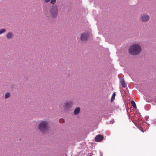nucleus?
Wrapping results in <instances>:
<instances>
[{"mask_svg":"<svg viewBox=\"0 0 156 156\" xmlns=\"http://www.w3.org/2000/svg\"><path fill=\"white\" fill-rule=\"evenodd\" d=\"M149 16L147 14H143L140 15L139 17L140 20L142 22H146L150 19Z\"/></svg>","mask_w":156,"mask_h":156,"instance_id":"obj_4","label":"nucleus"},{"mask_svg":"<svg viewBox=\"0 0 156 156\" xmlns=\"http://www.w3.org/2000/svg\"><path fill=\"white\" fill-rule=\"evenodd\" d=\"M58 12V9L57 6L53 5L49 9L48 14L51 18L55 19L57 17Z\"/></svg>","mask_w":156,"mask_h":156,"instance_id":"obj_3","label":"nucleus"},{"mask_svg":"<svg viewBox=\"0 0 156 156\" xmlns=\"http://www.w3.org/2000/svg\"><path fill=\"white\" fill-rule=\"evenodd\" d=\"M56 2V0H51L50 2V3L52 5L55 4Z\"/></svg>","mask_w":156,"mask_h":156,"instance_id":"obj_15","label":"nucleus"},{"mask_svg":"<svg viewBox=\"0 0 156 156\" xmlns=\"http://www.w3.org/2000/svg\"><path fill=\"white\" fill-rule=\"evenodd\" d=\"M131 103L132 105V106H133V107L134 108H136V104L135 102L133 101H131Z\"/></svg>","mask_w":156,"mask_h":156,"instance_id":"obj_11","label":"nucleus"},{"mask_svg":"<svg viewBox=\"0 0 156 156\" xmlns=\"http://www.w3.org/2000/svg\"><path fill=\"white\" fill-rule=\"evenodd\" d=\"M59 122L60 123H63L64 122V120L63 119H60L59 120Z\"/></svg>","mask_w":156,"mask_h":156,"instance_id":"obj_16","label":"nucleus"},{"mask_svg":"<svg viewBox=\"0 0 156 156\" xmlns=\"http://www.w3.org/2000/svg\"><path fill=\"white\" fill-rule=\"evenodd\" d=\"M73 103L72 101H69L66 102L63 106L65 109H67L71 108L73 105Z\"/></svg>","mask_w":156,"mask_h":156,"instance_id":"obj_5","label":"nucleus"},{"mask_svg":"<svg viewBox=\"0 0 156 156\" xmlns=\"http://www.w3.org/2000/svg\"><path fill=\"white\" fill-rule=\"evenodd\" d=\"M129 53L132 55H137L142 51L140 45L138 44H134L131 45L129 49Z\"/></svg>","mask_w":156,"mask_h":156,"instance_id":"obj_1","label":"nucleus"},{"mask_svg":"<svg viewBox=\"0 0 156 156\" xmlns=\"http://www.w3.org/2000/svg\"><path fill=\"white\" fill-rule=\"evenodd\" d=\"M10 94L9 92H7L5 94V98L7 99L8 98H9L10 97Z\"/></svg>","mask_w":156,"mask_h":156,"instance_id":"obj_13","label":"nucleus"},{"mask_svg":"<svg viewBox=\"0 0 156 156\" xmlns=\"http://www.w3.org/2000/svg\"><path fill=\"white\" fill-rule=\"evenodd\" d=\"M88 38V35L87 33H83L80 35V40L82 41H84L86 40Z\"/></svg>","mask_w":156,"mask_h":156,"instance_id":"obj_6","label":"nucleus"},{"mask_svg":"<svg viewBox=\"0 0 156 156\" xmlns=\"http://www.w3.org/2000/svg\"><path fill=\"white\" fill-rule=\"evenodd\" d=\"M6 37L7 39H10L13 37V34L12 32H8L6 35Z\"/></svg>","mask_w":156,"mask_h":156,"instance_id":"obj_8","label":"nucleus"},{"mask_svg":"<svg viewBox=\"0 0 156 156\" xmlns=\"http://www.w3.org/2000/svg\"><path fill=\"white\" fill-rule=\"evenodd\" d=\"M80 108L79 107L76 108L74 110V113L75 115H77L80 112Z\"/></svg>","mask_w":156,"mask_h":156,"instance_id":"obj_9","label":"nucleus"},{"mask_svg":"<svg viewBox=\"0 0 156 156\" xmlns=\"http://www.w3.org/2000/svg\"><path fill=\"white\" fill-rule=\"evenodd\" d=\"M115 95L116 94H115V93H114L113 94L111 98V102H112L115 99Z\"/></svg>","mask_w":156,"mask_h":156,"instance_id":"obj_12","label":"nucleus"},{"mask_svg":"<svg viewBox=\"0 0 156 156\" xmlns=\"http://www.w3.org/2000/svg\"><path fill=\"white\" fill-rule=\"evenodd\" d=\"M103 139V136L99 134L95 138V140L96 142H99Z\"/></svg>","mask_w":156,"mask_h":156,"instance_id":"obj_7","label":"nucleus"},{"mask_svg":"<svg viewBox=\"0 0 156 156\" xmlns=\"http://www.w3.org/2000/svg\"><path fill=\"white\" fill-rule=\"evenodd\" d=\"M6 31V30L5 29H2L0 30V34L5 33Z\"/></svg>","mask_w":156,"mask_h":156,"instance_id":"obj_14","label":"nucleus"},{"mask_svg":"<svg viewBox=\"0 0 156 156\" xmlns=\"http://www.w3.org/2000/svg\"><path fill=\"white\" fill-rule=\"evenodd\" d=\"M44 1L45 3H47L51 2V0H44Z\"/></svg>","mask_w":156,"mask_h":156,"instance_id":"obj_17","label":"nucleus"},{"mask_svg":"<svg viewBox=\"0 0 156 156\" xmlns=\"http://www.w3.org/2000/svg\"><path fill=\"white\" fill-rule=\"evenodd\" d=\"M49 122L47 120H43L38 125V129L42 133H45L48 130Z\"/></svg>","mask_w":156,"mask_h":156,"instance_id":"obj_2","label":"nucleus"},{"mask_svg":"<svg viewBox=\"0 0 156 156\" xmlns=\"http://www.w3.org/2000/svg\"><path fill=\"white\" fill-rule=\"evenodd\" d=\"M120 82L122 87H125L126 85L124 79H121L120 80Z\"/></svg>","mask_w":156,"mask_h":156,"instance_id":"obj_10","label":"nucleus"}]
</instances>
